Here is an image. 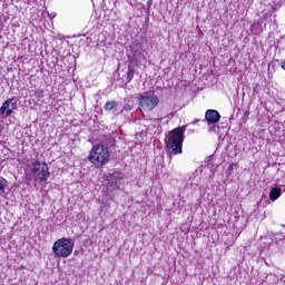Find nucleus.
Wrapping results in <instances>:
<instances>
[{
	"label": "nucleus",
	"instance_id": "nucleus-5",
	"mask_svg": "<svg viewBox=\"0 0 285 285\" xmlns=\"http://www.w3.org/2000/svg\"><path fill=\"white\" fill-rule=\"evenodd\" d=\"M159 105V97L153 94H142L139 97V106L142 110L150 112V110H155Z\"/></svg>",
	"mask_w": 285,
	"mask_h": 285
},
{
	"label": "nucleus",
	"instance_id": "nucleus-15",
	"mask_svg": "<svg viewBox=\"0 0 285 285\" xmlns=\"http://www.w3.org/2000/svg\"><path fill=\"white\" fill-rule=\"evenodd\" d=\"M49 17L50 19H55L57 17V13H50Z\"/></svg>",
	"mask_w": 285,
	"mask_h": 285
},
{
	"label": "nucleus",
	"instance_id": "nucleus-13",
	"mask_svg": "<svg viewBox=\"0 0 285 285\" xmlns=\"http://www.w3.org/2000/svg\"><path fill=\"white\" fill-rule=\"evenodd\" d=\"M132 108H135V106L132 104L126 102L122 107V110L120 112H122L124 110L126 112H130V110H132Z\"/></svg>",
	"mask_w": 285,
	"mask_h": 285
},
{
	"label": "nucleus",
	"instance_id": "nucleus-1",
	"mask_svg": "<svg viewBox=\"0 0 285 285\" xmlns=\"http://www.w3.org/2000/svg\"><path fill=\"white\" fill-rule=\"evenodd\" d=\"M185 132H186V125L169 131L168 137L165 140L166 151L168 155H181V148L184 147Z\"/></svg>",
	"mask_w": 285,
	"mask_h": 285
},
{
	"label": "nucleus",
	"instance_id": "nucleus-10",
	"mask_svg": "<svg viewBox=\"0 0 285 285\" xmlns=\"http://www.w3.org/2000/svg\"><path fill=\"white\" fill-rule=\"evenodd\" d=\"M282 197V189L279 187H274L269 191V199L272 202H275L276 199H279Z\"/></svg>",
	"mask_w": 285,
	"mask_h": 285
},
{
	"label": "nucleus",
	"instance_id": "nucleus-11",
	"mask_svg": "<svg viewBox=\"0 0 285 285\" xmlns=\"http://www.w3.org/2000/svg\"><path fill=\"white\" fill-rule=\"evenodd\" d=\"M117 106H119V104L115 100L112 101H108L105 104V110L110 111V110H115V108H117Z\"/></svg>",
	"mask_w": 285,
	"mask_h": 285
},
{
	"label": "nucleus",
	"instance_id": "nucleus-17",
	"mask_svg": "<svg viewBox=\"0 0 285 285\" xmlns=\"http://www.w3.org/2000/svg\"><path fill=\"white\" fill-rule=\"evenodd\" d=\"M197 121H199V120H194V124H197Z\"/></svg>",
	"mask_w": 285,
	"mask_h": 285
},
{
	"label": "nucleus",
	"instance_id": "nucleus-18",
	"mask_svg": "<svg viewBox=\"0 0 285 285\" xmlns=\"http://www.w3.org/2000/svg\"><path fill=\"white\" fill-rule=\"evenodd\" d=\"M255 26H257V24H253L252 28H255Z\"/></svg>",
	"mask_w": 285,
	"mask_h": 285
},
{
	"label": "nucleus",
	"instance_id": "nucleus-3",
	"mask_svg": "<svg viewBox=\"0 0 285 285\" xmlns=\"http://www.w3.org/2000/svg\"><path fill=\"white\" fill-rule=\"evenodd\" d=\"M75 248V244L70 238H60L55 242L52 246V250L57 257H70L72 255V250Z\"/></svg>",
	"mask_w": 285,
	"mask_h": 285
},
{
	"label": "nucleus",
	"instance_id": "nucleus-19",
	"mask_svg": "<svg viewBox=\"0 0 285 285\" xmlns=\"http://www.w3.org/2000/svg\"><path fill=\"white\" fill-rule=\"evenodd\" d=\"M284 285H285V281H284Z\"/></svg>",
	"mask_w": 285,
	"mask_h": 285
},
{
	"label": "nucleus",
	"instance_id": "nucleus-12",
	"mask_svg": "<svg viewBox=\"0 0 285 285\" xmlns=\"http://www.w3.org/2000/svg\"><path fill=\"white\" fill-rule=\"evenodd\" d=\"M8 187V180L0 179V195H6V188Z\"/></svg>",
	"mask_w": 285,
	"mask_h": 285
},
{
	"label": "nucleus",
	"instance_id": "nucleus-14",
	"mask_svg": "<svg viewBox=\"0 0 285 285\" xmlns=\"http://www.w3.org/2000/svg\"><path fill=\"white\" fill-rule=\"evenodd\" d=\"M36 99H43V89H38L35 91Z\"/></svg>",
	"mask_w": 285,
	"mask_h": 285
},
{
	"label": "nucleus",
	"instance_id": "nucleus-9",
	"mask_svg": "<svg viewBox=\"0 0 285 285\" xmlns=\"http://www.w3.org/2000/svg\"><path fill=\"white\" fill-rule=\"evenodd\" d=\"M134 78H135V67H132V63L129 62L127 67V72L125 76L126 83H130V81H132Z\"/></svg>",
	"mask_w": 285,
	"mask_h": 285
},
{
	"label": "nucleus",
	"instance_id": "nucleus-7",
	"mask_svg": "<svg viewBox=\"0 0 285 285\" xmlns=\"http://www.w3.org/2000/svg\"><path fill=\"white\" fill-rule=\"evenodd\" d=\"M13 110H17V97L9 98L2 104L0 107V115L10 117Z\"/></svg>",
	"mask_w": 285,
	"mask_h": 285
},
{
	"label": "nucleus",
	"instance_id": "nucleus-4",
	"mask_svg": "<svg viewBox=\"0 0 285 285\" xmlns=\"http://www.w3.org/2000/svg\"><path fill=\"white\" fill-rule=\"evenodd\" d=\"M31 174L35 181H38V184H46V181H48V177H50L48 164L36 160L32 163Z\"/></svg>",
	"mask_w": 285,
	"mask_h": 285
},
{
	"label": "nucleus",
	"instance_id": "nucleus-16",
	"mask_svg": "<svg viewBox=\"0 0 285 285\" xmlns=\"http://www.w3.org/2000/svg\"><path fill=\"white\" fill-rule=\"evenodd\" d=\"M3 125L2 124H0V135L3 132Z\"/></svg>",
	"mask_w": 285,
	"mask_h": 285
},
{
	"label": "nucleus",
	"instance_id": "nucleus-2",
	"mask_svg": "<svg viewBox=\"0 0 285 285\" xmlns=\"http://www.w3.org/2000/svg\"><path fill=\"white\" fill-rule=\"evenodd\" d=\"M95 168H104L110 161V150L104 145H95L88 156Z\"/></svg>",
	"mask_w": 285,
	"mask_h": 285
},
{
	"label": "nucleus",
	"instance_id": "nucleus-8",
	"mask_svg": "<svg viewBox=\"0 0 285 285\" xmlns=\"http://www.w3.org/2000/svg\"><path fill=\"white\" fill-rule=\"evenodd\" d=\"M121 179H124V177H121V174L116 171L108 176L107 181L109 187L112 188V190H117V188H119V183L121 181Z\"/></svg>",
	"mask_w": 285,
	"mask_h": 285
},
{
	"label": "nucleus",
	"instance_id": "nucleus-6",
	"mask_svg": "<svg viewBox=\"0 0 285 285\" xmlns=\"http://www.w3.org/2000/svg\"><path fill=\"white\" fill-rule=\"evenodd\" d=\"M219 119H222V115L215 109H208L205 112V121H207L209 127V130H213L215 132L217 125L219 122Z\"/></svg>",
	"mask_w": 285,
	"mask_h": 285
}]
</instances>
